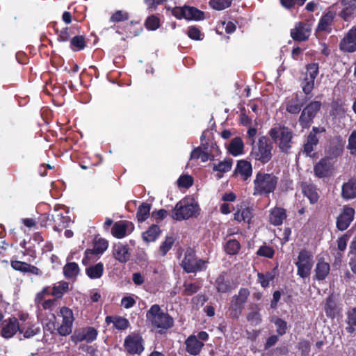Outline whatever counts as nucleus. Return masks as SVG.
Here are the masks:
<instances>
[{
  "instance_id": "nucleus-1",
  "label": "nucleus",
  "mask_w": 356,
  "mask_h": 356,
  "mask_svg": "<svg viewBox=\"0 0 356 356\" xmlns=\"http://www.w3.org/2000/svg\"><path fill=\"white\" fill-rule=\"evenodd\" d=\"M200 211V208L197 200L193 197L188 196L177 203L172 211V217L177 220H187L196 217Z\"/></svg>"
},
{
  "instance_id": "nucleus-2",
  "label": "nucleus",
  "mask_w": 356,
  "mask_h": 356,
  "mask_svg": "<svg viewBox=\"0 0 356 356\" xmlns=\"http://www.w3.org/2000/svg\"><path fill=\"white\" fill-rule=\"evenodd\" d=\"M278 178L273 174L259 172L254 179V195H268L277 186Z\"/></svg>"
},
{
  "instance_id": "nucleus-3",
  "label": "nucleus",
  "mask_w": 356,
  "mask_h": 356,
  "mask_svg": "<svg viewBox=\"0 0 356 356\" xmlns=\"http://www.w3.org/2000/svg\"><path fill=\"white\" fill-rule=\"evenodd\" d=\"M147 320L154 327L168 329L173 325V318L164 312L158 305H152L146 314Z\"/></svg>"
},
{
  "instance_id": "nucleus-4",
  "label": "nucleus",
  "mask_w": 356,
  "mask_h": 356,
  "mask_svg": "<svg viewBox=\"0 0 356 356\" xmlns=\"http://www.w3.org/2000/svg\"><path fill=\"white\" fill-rule=\"evenodd\" d=\"M269 135L282 152H287L291 147L293 133L286 127L277 126L272 128Z\"/></svg>"
},
{
  "instance_id": "nucleus-5",
  "label": "nucleus",
  "mask_w": 356,
  "mask_h": 356,
  "mask_svg": "<svg viewBox=\"0 0 356 356\" xmlns=\"http://www.w3.org/2000/svg\"><path fill=\"white\" fill-rule=\"evenodd\" d=\"M273 145L269 140L265 137H261L251 151V156L262 163H268L272 158Z\"/></svg>"
},
{
  "instance_id": "nucleus-6",
  "label": "nucleus",
  "mask_w": 356,
  "mask_h": 356,
  "mask_svg": "<svg viewBox=\"0 0 356 356\" xmlns=\"http://www.w3.org/2000/svg\"><path fill=\"white\" fill-rule=\"evenodd\" d=\"M313 263V256L309 252L300 251L298 257V261L296 263L298 268V275L302 278L308 277L310 275Z\"/></svg>"
},
{
  "instance_id": "nucleus-7",
  "label": "nucleus",
  "mask_w": 356,
  "mask_h": 356,
  "mask_svg": "<svg viewBox=\"0 0 356 356\" xmlns=\"http://www.w3.org/2000/svg\"><path fill=\"white\" fill-rule=\"evenodd\" d=\"M182 268L187 273H193L202 270L205 266V261L197 259L192 249H188L181 264Z\"/></svg>"
},
{
  "instance_id": "nucleus-8",
  "label": "nucleus",
  "mask_w": 356,
  "mask_h": 356,
  "mask_svg": "<svg viewBox=\"0 0 356 356\" xmlns=\"http://www.w3.org/2000/svg\"><path fill=\"white\" fill-rule=\"evenodd\" d=\"M60 316L62 317V322L57 327L58 333L61 336H67L72 331L74 321L73 312L68 307H63L60 309Z\"/></svg>"
},
{
  "instance_id": "nucleus-9",
  "label": "nucleus",
  "mask_w": 356,
  "mask_h": 356,
  "mask_svg": "<svg viewBox=\"0 0 356 356\" xmlns=\"http://www.w3.org/2000/svg\"><path fill=\"white\" fill-rule=\"evenodd\" d=\"M318 70L317 63H311L307 66L306 74L302 82V88L305 94L308 95L312 91L315 79L318 74Z\"/></svg>"
},
{
  "instance_id": "nucleus-10",
  "label": "nucleus",
  "mask_w": 356,
  "mask_h": 356,
  "mask_svg": "<svg viewBox=\"0 0 356 356\" xmlns=\"http://www.w3.org/2000/svg\"><path fill=\"white\" fill-rule=\"evenodd\" d=\"M98 334L97 330L92 327H85L77 329L71 336V340L78 343L81 341L91 343L97 339Z\"/></svg>"
},
{
  "instance_id": "nucleus-11",
  "label": "nucleus",
  "mask_w": 356,
  "mask_h": 356,
  "mask_svg": "<svg viewBox=\"0 0 356 356\" xmlns=\"http://www.w3.org/2000/svg\"><path fill=\"white\" fill-rule=\"evenodd\" d=\"M249 295L250 292L247 289H241L238 295L233 296L230 307V315L233 318H237L239 317L241 314L243 304L246 302Z\"/></svg>"
},
{
  "instance_id": "nucleus-12",
  "label": "nucleus",
  "mask_w": 356,
  "mask_h": 356,
  "mask_svg": "<svg viewBox=\"0 0 356 356\" xmlns=\"http://www.w3.org/2000/svg\"><path fill=\"white\" fill-rule=\"evenodd\" d=\"M321 106V104L320 102L314 101L304 108L299 120L302 128H307L309 126L312 119L319 111Z\"/></svg>"
},
{
  "instance_id": "nucleus-13",
  "label": "nucleus",
  "mask_w": 356,
  "mask_h": 356,
  "mask_svg": "<svg viewBox=\"0 0 356 356\" xmlns=\"http://www.w3.org/2000/svg\"><path fill=\"white\" fill-rule=\"evenodd\" d=\"M355 210L349 206H344L337 219V227L341 231L346 229L354 219Z\"/></svg>"
},
{
  "instance_id": "nucleus-14",
  "label": "nucleus",
  "mask_w": 356,
  "mask_h": 356,
  "mask_svg": "<svg viewBox=\"0 0 356 356\" xmlns=\"http://www.w3.org/2000/svg\"><path fill=\"white\" fill-rule=\"evenodd\" d=\"M312 33V27L309 24L298 22L291 30V38L296 41H305L308 40Z\"/></svg>"
},
{
  "instance_id": "nucleus-15",
  "label": "nucleus",
  "mask_w": 356,
  "mask_h": 356,
  "mask_svg": "<svg viewBox=\"0 0 356 356\" xmlns=\"http://www.w3.org/2000/svg\"><path fill=\"white\" fill-rule=\"evenodd\" d=\"M339 47L341 50L346 52L356 51V26H353L341 40Z\"/></svg>"
},
{
  "instance_id": "nucleus-16",
  "label": "nucleus",
  "mask_w": 356,
  "mask_h": 356,
  "mask_svg": "<svg viewBox=\"0 0 356 356\" xmlns=\"http://www.w3.org/2000/svg\"><path fill=\"white\" fill-rule=\"evenodd\" d=\"M134 229V225L132 222L122 220L115 222L112 228V234L118 238H122L131 234Z\"/></svg>"
},
{
  "instance_id": "nucleus-17",
  "label": "nucleus",
  "mask_w": 356,
  "mask_h": 356,
  "mask_svg": "<svg viewBox=\"0 0 356 356\" xmlns=\"http://www.w3.org/2000/svg\"><path fill=\"white\" fill-rule=\"evenodd\" d=\"M19 330V323L16 318H10L4 321L1 333L4 338L9 339L14 336Z\"/></svg>"
},
{
  "instance_id": "nucleus-18",
  "label": "nucleus",
  "mask_w": 356,
  "mask_h": 356,
  "mask_svg": "<svg viewBox=\"0 0 356 356\" xmlns=\"http://www.w3.org/2000/svg\"><path fill=\"white\" fill-rule=\"evenodd\" d=\"M124 346L127 350L131 354H140L143 350L142 339L138 335L128 337L125 339Z\"/></svg>"
},
{
  "instance_id": "nucleus-19",
  "label": "nucleus",
  "mask_w": 356,
  "mask_h": 356,
  "mask_svg": "<svg viewBox=\"0 0 356 356\" xmlns=\"http://www.w3.org/2000/svg\"><path fill=\"white\" fill-rule=\"evenodd\" d=\"M332 168V161L327 157H325L316 164L314 170L318 177H325L330 174Z\"/></svg>"
},
{
  "instance_id": "nucleus-20",
  "label": "nucleus",
  "mask_w": 356,
  "mask_h": 356,
  "mask_svg": "<svg viewBox=\"0 0 356 356\" xmlns=\"http://www.w3.org/2000/svg\"><path fill=\"white\" fill-rule=\"evenodd\" d=\"M236 176H240L243 181L250 178L252 173V165L249 161L241 160L237 163L236 168L234 170Z\"/></svg>"
},
{
  "instance_id": "nucleus-21",
  "label": "nucleus",
  "mask_w": 356,
  "mask_h": 356,
  "mask_svg": "<svg viewBox=\"0 0 356 356\" xmlns=\"http://www.w3.org/2000/svg\"><path fill=\"white\" fill-rule=\"evenodd\" d=\"M113 254L115 259L121 263H125L129 261L131 255L129 247L120 243L113 246Z\"/></svg>"
},
{
  "instance_id": "nucleus-22",
  "label": "nucleus",
  "mask_w": 356,
  "mask_h": 356,
  "mask_svg": "<svg viewBox=\"0 0 356 356\" xmlns=\"http://www.w3.org/2000/svg\"><path fill=\"white\" fill-rule=\"evenodd\" d=\"M343 6L341 12V17L346 21H348L356 16V0H341Z\"/></svg>"
},
{
  "instance_id": "nucleus-23",
  "label": "nucleus",
  "mask_w": 356,
  "mask_h": 356,
  "mask_svg": "<svg viewBox=\"0 0 356 356\" xmlns=\"http://www.w3.org/2000/svg\"><path fill=\"white\" fill-rule=\"evenodd\" d=\"M19 332L23 334L25 339L35 336L40 332V327L32 321H27L25 323L19 324Z\"/></svg>"
},
{
  "instance_id": "nucleus-24",
  "label": "nucleus",
  "mask_w": 356,
  "mask_h": 356,
  "mask_svg": "<svg viewBox=\"0 0 356 356\" xmlns=\"http://www.w3.org/2000/svg\"><path fill=\"white\" fill-rule=\"evenodd\" d=\"M186 351L194 356L200 354L204 343L199 341L196 336L191 335L186 340Z\"/></svg>"
},
{
  "instance_id": "nucleus-25",
  "label": "nucleus",
  "mask_w": 356,
  "mask_h": 356,
  "mask_svg": "<svg viewBox=\"0 0 356 356\" xmlns=\"http://www.w3.org/2000/svg\"><path fill=\"white\" fill-rule=\"evenodd\" d=\"M250 312L247 314V321L253 325H259L262 321L260 314L261 307L257 304H251L249 306Z\"/></svg>"
},
{
  "instance_id": "nucleus-26",
  "label": "nucleus",
  "mask_w": 356,
  "mask_h": 356,
  "mask_svg": "<svg viewBox=\"0 0 356 356\" xmlns=\"http://www.w3.org/2000/svg\"><path fill=\"white\" fill-rule=\"evenodd\" d=\"M330 270V264L323 259H319L314 270V279L319 281L325 280L328 275Z\"/></svg>"
},
{
  "instance_id": "nucleus-27",
  "label": "nucleus",
  "mask_w": 356,
  "mask_h": 356,
  "mask_svg": "<svg viewBox=\"0 0 356 356\" xmlns=\"http://www.w3.org/2000/svg\"><path fill=\"white\" fill-rule=\"evenodd\" d=\"M341 195L344 199L356 198V179H351L342 186Z\"/></svg>"
},
{
  "instance_id": "nucleus-28",
  "label": "nucleus",
  "mask_w": 356,
  "mask_h": 356,
  "mask_svg": "<svg viewBox=\"0 0 356 356\" xmlns=\"http://www.w3.org/2000/svg\"><path fill=\"white\" fill-rule=\"evenodd\" d=\"M286 218V211L280 207H275L270 211L269 220L273 225L277 226L282 224Z\"/></svg>"
},
{
  "instance_id": "nucleus-29",
  "label": "nucleus",
  "mask_w": 356,
  "mask_h": 356,
  "mask_svg": "<svg viewBox=\"0 0 356 356\" xmlns=\"http://www.w3.org/2000/svg\"><path fill=\"white\" fill-rule=\"evenodd\" d=\"M232 166V159H225L222 161L218 162V163L212 164V169L213 171L218 172L217 177L218 179L222 177L223 173L229 172Z\"/></svg>"
},
{
  "instance_id": "nucleus-30",
  "label": "nucleus",
  "mask_w": 356,
  "mask_h": 356,
  "mask_svg": "<svg viewBox=\"0 0 356 356\" xmlns=\"http://www.w3.org/2000/svg\"><path fill=\"white\" fill-rule=\"evenodd\" d=\"M161 230L159 226L152 225L147 230L144 232L142 234L143 239L146 243L155 241L160 236Z\"/></svg>"
},
{
  "instance_id": "nucleus-31",
  "label": "nucleus",
  "mask_w": 356,
  "mask_h": 356,
  "mask_svg": "<svg viewBox=\"0 0 356 356\" xmlns=\"http://www.w3.org/2000/svg\"><path fill=\"white\" fill-rule=\"evenodd\" d=\"M335 14L333 12L328 11L320 19L317 31H328L334 19Z\"/></svg>"
},
{
  "instance_id": "nucleus-32",
  "label": "nucleus",
  "mask_w": 356,
  "mask_h": 356,
  "mask_svg": "<svg viewBox=\"0 0 356 356\" xmlns=\"http://www.w3.org/2000/svg\"><path fill=\"white\" fill-rule=\"evenodd\" d=\"M244 145L241 138H234L232 140L229 146V152L233 156H238L243 153Z\"/></svg>"
},
{
  "instance_id": "nucleus-33",
  "label": "nucleus",
  "mask_w": 356,
  "mask_h": 356,
  "mask_svg": "<svg viewBox=\"0 0 356 356\" xmlns=\"http://www.w3.org/2000/svg\"><path fill=\"white\" fill-rule=\"evenodd\" d=\"M175 243V238L172 236H167L165 237L164 240L161 243L158 254L164 257L166 254L170 251V250L172 248Z\"/></svg>"
},
{
  "instance_id": "nucleus-34",
  "label": "nucleus",
  "mask_w": 356,
  "mask_h": 356,
  "mask_svg": "<svg viewBox=\"0 0 356 356\" xmlns=\"http://www.w3.org/2000/svg\"><path fill=\"white\" fill-rule=\"evenodd\" d=\"M252 216V210L248 207L241 208L234 213V219L238 222L244 221L249 222Z\"/></svg>"
},
{
  "instance_id": "nucleus-35",
  "label": "nucleus",
  "mask_w": 356,
  "mask_h": 356,
  "mask_svg": "<svg viewBox=\"0 0 356 356\" xmlns=\"http://www.w3.org/2000/svg\"><path fill=\"white\" fill-rule=\"evenodd\" d=\"M86 272L90 278L98 279L101 277L103 274L104 266L102 263H98L94 266L87 268Z\"/></svg>"
},
{
  "instance_id": "nucleus-36",
  "label": "nucleus",
  "mask_w": 356,
  "mask_h": 356,
  "mask_svg": "<svg viewBox=\"0 0 356 356\" xmlns=\"http://www.w3.org/2000/svg\"><path fill=\"white\" fill-rule=\"evenodd\" d=\"M318 143V139L315 134L310 133L307 136V141L304 145L303 152L306 155H310L314 150V146H316Z\"/></svg>"
},
{
  "instance_id": "nucleus-37",
  "label": "nucleus",
  "mask_w": 356,
  "mask_h": 356,
  "mask_svg": "<svg viewBox=\"0 0 356 356\" xmlns=\"http://www.w3.org/2000/svg\"><path fill=\"white\" fill-rule=\"evenodd\" d=\"M151 210V204L148 203H143L139 206L137 213L136 217L139 222H143L148 218L149 216Z\"/></svg>"
},
{
  "instance_id": "nucleus-38",
  "label": "nucleus",
  "mask_w": 356,
  "mask_h": 356,
  "mask_svg": "<svg viewBox=\"0 0 356 356\" xmlns=\"http://www.w3.org/2000/svg\"><path fill=\"white\" fill-rule=\"evenodd\" d=\"M185 19L200 20L203 19V13L193 7L185 6Z\"/></svg>"
},
{
  "instance_id": "nucleus-39",
  "label": "nucleus",
  "mask_w": 356,
  "mask_h": 356,
  "mask_svg": "<svg viewBox=\"0 0 356 356\" xmlns=\"http://www.w3.org/2000/svg\"><path fill=\"white\" fill-rule=\"evenodd\" d=\"M69 289V284L66 282H60L53 287L51 294L57 298H60Z\"/></svg>"
},
{
  "instance_id": "nucleus-40",
  "label": "nucleus",
  "mask_w": 356,
  "mask_h": 356,
  "mask_svg": "<svg viewBox=\"0 0 356 356\" xmlns=\"http://www.w3.org/2000/svg\"><path fill=\"white\" fill-rule=\"evenodd\" d=\"M325 311L326 315L329 317H334L337 314V305L332 296L327 298L325 305Z\"/></svg>"
},
{
  "instance_id": "nucleus-41",
  "label": "nucleus",
  "mask_w": 356,
  "mask_h": 356,
  "mask_svg": "<svg viewBox=\"0 0 356 356\" xmlns=\"http://www.w3.org/2000/svg\"><path fill=\"white\" fill-rule=\"evenodd\" d=\"M240 248L239 242L234 239L229 240L225 245V250L229 254H237Z\"/></svg>"
},
{
  "instance_id": "nucleus-42",
  "label": "nucleus",
  "mask_w": 356,
  "mask_h": 356,
  "mask_svg": "<svg viewBox=\"0 0 356 356\" xmlns=\"http://www.w3.org/2000/svg\"><path fill=\"white\" fill-rule=\"evenodd\" d=\"M79 266L74 262L67 264L63 268L64 275L67 277L76 276L79 273Z\"/></svg>"
},
{
  "instance_id": "nucleus-43",
  "label": "nucleus",
  "mask_w": 356,
  "mask_h": 356,
  "mask_svg": "<svg viewBox=\"0 0 356 356\" xmlns=\"http://www.w3.org/2000/svg\"><path fill=\"white\" fill-rule=\"evenodd\" d=\"M343 150V147L339 143L332 144V146L327 149V155L325 157H327L330 161L332 159L337 158L339 156Z\"/></svg>"
},
{
  "instance_id": "nucleus-44",
  "label": "nucleus",
  "mask_w": 356,
  "mask_h": 356,
  "mask_svg": "<svg viewBox=\"0 0 356 356\" xmlns=\"http://www.w3.org/2000/svg\"><path fill=\"white\" fill-rule=\"evenodd\" d=\"M302 191L312 204H314L318 201V195L315 188L312 186H305Z\"/></svg>"
},
{
  "instance_id": "nucleus-45",
  "label": "nucleus",
  "mask_w": 356,
  "mask_h": 356,
  "mask_svg": "<svg viewBox=\"0 0 356 356\" xmlns=\"http://www.w3.org/2000/svg\"><path fill=\"white\" fill-rule=\"evenodd\" d=\"M257 277L261 286L266 288L268 286L270 282L275 278V274L273 272H268L266 274L259 273Z\"/></svg>"
},
{
  "instance_id": "nucleus-46",
  "label": "nucleus",
  "mask_w": 356,
  "mask_h": 356,
  "mask_svg": "<svg viewBox=\"0 0 356 356\" xmlns=\"http://www.w3.org/2000/svg\"><path fill=\"white\" fill-rule=\"evenodd\" d=\"M271 322L275 325L277 332L279 334V335L282 336L286 333V322L276 316L272 317Z\"/></svg>"
},
{
  "instance_id": "nucleus-47",
  "label": "nucleus",
  "mask_w": 356,
  "mask_h": 356,
  "mask_svg": "<svg viewBox=\"0 0 356 356\" xmlns=\"http://www.w3.org/2000/svg\"><path fill=\"white\" fill-rule=\"evenodd\" d=\"M216 289L220 293H226L229 291V284L227 281H225L224 275H220L217 278Z\"/></svg>"
},
{
  "instance_id": "nucleus-48",
  "label": "nucleus",
  "mask_w": 356,
  "mask_h": 356,
  "mask_svg": "<svg viewBox=\"0 0 356 356\" xmlns=\"http://www.w3.org/2000/svg\"><path fill=\"white\" fill-rule=\"evenodd\" d=\"M232 0H211V6L218 10L225 9L230 6Z\"/></svg>"
},
{
  "instance_id": "nucleus-49",
  "label": "nucleus",
  "mask_w": 356,
  "mask_h": 356,
  "mask_svg": "<svg viewBox=\"0 0 356 356\" xmlns=\"http://www.w3.org/2000/svg\"><path fill=\"white\" fill-rule=\"evenodd\" d=\"M301 109V105L298 102L297 98L292 99L287 102L286 111L290 113L296 114L300 112Z\"/></svg>"
},
{
  "instance_id": "nucleus-50",
  "label": "nucleus",
  "mask_w": 356,
  "mask_h": 356,
  "mask_svg": "<svg viewBox=\"0 0 356 356\" xmlns=\"http://www.w3.org/2000/svg\"><path fill=\"white\" fill-rule=\"evenodd\" d=\"M108 242L103 238L95 241L93 251L96 254H102L108 248Z\"/></svg>"
},
{
  "instance_id": "nucleus-51",
  "label": "nucleus",
  "mask_w": 356,
  "mask_h": 356,
  "mask_svg": "<svg viewBox=\"0 0 356 356\" xmlns=\"http://www.w3.org/2000/svg\"><path fill=\"white\" fill-rule=\"evenodd\" d=\"M193 183V179L188 175H184L179 177L177 180L178 186L180 188H188L192 186Z\"/></svg>"
},
{
  "instance_id": "nucleus-52",
  "label": "nucleus",
  "mask_w": 356,
  "mask_h": 356,
  "mask_svg": "<svg viewBox=\"0 0 356 356\" xmlns=\"http://www.w3.org/2000/svg\"><path fill=\"white\" fill-rule=\"evenodd\" d=\"M191 159H201L202 162H206L209 159V154L204 152L201 148L195 149L191 154Z\"/></svg>"
},
{
  "instance_id": "nucleus-53",
  "label": "nucleus",
  "mask_w": 356,
  "mask_h": 356,
  "mask_svg": "<svg viewBox=\"0 0 356 356\" xmlns=\"http://www.w3.org/2000/svg\"><path fill=\"white\" fill-rule=\"evenodd\" d=\"M146 28L154 31L159 27V19L154 15L149 17L145 22Z\"/></svg>"
},
{
  "instance_id": "nucleus-54",
  "label": "nucleus",
  "mask_w": 356,
  "mask_h": 356,
  "mask_svg": "<svg viewBox=\"0 0 356 356\" xmlns=\"http://www.w3.org/2000/svg\"><path fill=\"white\" fill-rule=\"evenodd\" d=\"M128 18L129 15L127 13L122 10H118L111 17L110 20L112 22H119L127 20Z\"/></svg>"
},
{
  "instance_id": "nucleus-55",
  "label": "nucleus",
  "mask_w": 356,
  "mask_h": 356,
  "mask_svg": "<svg viewBox=\"0 0 356 356\" xmlns=\"http://www.w3.org/2000/svg\"><path fill=\"white\" fill-rule=\"evenodd\" d=\"M347 147L351 154L356 155V131H353L350 135Z\"/></svg>"
},
{
  "instance_id": "nucleus-56",
  "label": "nucleus",
  "mask_w": 356,
  "mask_h": 356,
  "mask_svg": "<svg viewBox=\"0 0 356 356\" xmlns=\"http://www.w3.org/2000/svg\"><path fill=\"white\" fill-rule=\"evenodd\" d=\"M10 264H11V267L14 270L20 271L22 273H26L27 266H28L29 264L24 262V261L15 260V261H12Z\"/></svg>"
},
{
  "instance_id": "nucleus-57",
  "label": "nucleus",
  "mask_w": 356,
  "mask_h": 356,
  "mask_svg": "<svg viewBox=\"0 0 356 356\" xmlns=\"http://www.w3.org/2000/svg\"><path fill=\"white\" fill-rule=\"evenodd\" d=\"M114 326L118 330H125L129 325V321L122 317H116L113 321Z\"/></svg>"
},
{
  "instance_id": "nucleus-58",
  "label": "nucleus",
  "mask_w": 356,
  "mask_h": 356,
  "mask_svg": "<svg viewBox=\"0 0 356 356\" xmlns=\"http://www.w3.org/2000/svg\"><path fill=\"white\" fill-rule=\"evenodd\" d=\"M188 35L193 40H200L202 39L200 31L194 26H191L188 28Z\"/></svg>"
},
{
  "instance_id": "nucleus-59",
  "label": "nucleus",
  "mask_w": 356,
  "mask_h": 356,
  "mask_svg": "<svg viewBox=\"0 0 356 356\" xmlns=\"http://www.w3.org/2000/svg\"><path fill=\"white\" fill-rule=\"evenodd\" d=\"M307 0H280L281 4L286 8H291L295 4L302 6Z\"/></svg>"
},
{
  "instance_id": "nucleus-60",
  "label": "nucleus",
  "mask_w": 356,
  "mask_h": 356,
  "mask_svg": "<svg viewBox=\"0 0 356 356\" xmlns=\"http://www.w3.org/2000/svg\"><path fill=\"white\" fill-rule=\"evenodd\" d=\"M257 254L260 256L271 258L274 254V250L270 247L262 246L258 250Z\"/></svg>"
},
{
  "instance_id": "nucleus-61",
  "label": "nucleus",
  "mask_w": 356,
  "mask_h": 356,
  "mask_svg": "<svg viewBox=\"0 0 356 356\" xmlns=\"http://www.w3.org/2000/svg\"><path fill=\"white\" fill-rule=\"evenodd\" d=\"M71 44L72 46L77 47L78 49H82L85 47L84 39L81 36H75L72 39Z\"/></svg>"
},
{
  "instance_id": "nucleus-62",
  "label": "nucleus",
  "mask_w": 356,
  "mask_h": 356,
  "mask_svg": "<svg viewBox=\"0 0 356 356\" xmlns=\"http://www.w3.org/2000/svg\"><path fill=\"white\" fill-rule=\"evenodd\" d=\"M184 287V293L186 296H191L198 290V286L194 284H185Z\"/></svg>"
},
{
  "instance_id": "nucleus-63",
  "label": "nucleus",
  "mask_w": 356,
  "mask_h": 356,
  "mask_svg": "<svg viewBox=\"0 0 356 356\" xmlns=\"http://www.w3.org/2000/svg\"><path fill=\"white\" fill-rule=\"evenodd\" d=\"M136 303V300L131 296H127L122 299L121 305L126 309L133 307Z\"/></svg>"
},
{
  "instance_id": "nucleus-64",
  "label": "nucleus",
  "mask_w": 356,
  "mask_h": 356,
  "mask_svg": "<svg viewBox=\"0 0 356 356\" xmlns=\"http://www.w3.org/2000/svg\"><path fill=\"white\" fill-rule=\"evenodd\" d=\"M347 323L348 325L356 326V307L348 312Z\"/></svg>"
}]
</instances>
